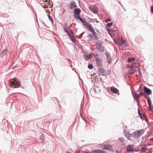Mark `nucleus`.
<instances>
[{
  "label": "nucleus",
  "mask_w": 153,
  "mask_h": 153,
  "mask_svg": "<svg viewBox=\"0 0 153 153\" xmlns=\"http://www.w3.org/2000/svg\"><path fill=\"white\" fill-rule=\"evenodd\" d=\"M80 12L81 10L79 8L74 9V17L75 19H78L79 18Z\"/></svg>",
  "instance_id": "f257e3e1"
},
{
  "label": "nucleus",
  "mask_w": 153,
  "mask_h": 153,
  "mask_svg": "<svg viewBox=\"0 0 153 153\" xmlns=\"http://www.w3.org/2000/svg\"><path fill=\"white\" fill-rule=\"evenodd\" d=\"M144 132V130L141 129L135 131L134 133V136L135 138H137L142 135Z\"/></svg>",
  "instance_id": "f03ea898"
},
{
  "label": "nucleus",
  "mask_w": 153,
  "mask_h": 153,
  "mask_svg": "<svg viewBox=\"0 0 153 153\" xmlns=\"http://www.w3.org/2000/svg\"><path fill=\"white\" fill-rule=\"evenodd\" d=\"M97 49L100 52H102L104 51V48L102 45V43L97 42L96 44Z\"/></svg>",
  "instance_id": "7ed1b4c3"
},
{
  "label": "nucleus",
  "mask_w": 153,
  "mask_h": 153,
  "mask_svg": "<svg viewBox=\"0 0 153 153\" xmlns=\"http://www.w3.org/2000/svg\"><path fill=\"white\" fill-rule=\"evenodd\" d=\"M83 25L86 28H88L91 32L94 30V28L90 23H83Z\"/></svg>",
  "instance_id": "20e7f679"
},
{
  "label": "nucleus",
  "mask_w": 153,
  "mask_h": 153,
  "mask_svg": "<svg viewBox=\"0 0 153 153\" xmlns=\"http://www.w3.org/2000/svg\"><path fill=\"white\" fill-rule=\"evenodd\" d=\"M11 85L13 86L14 88H17L19 87V83L15 80L14 81H10Z\"/></svg>",
  "instance_id": "39448f33"
},
{
  "label": "nucleus",
  "mask_w": 153,
  "mask_h": 153,
  "mask_svg": "<svg viewBox=\"0 0 153 153\" xmlns=\"http://www.w3.org/2000/svg\"><path fill=\"white\" fill-rule=\"evenodd\" d=\"M114 42L119 45H122L124 44L125 41L122 38L118 39L114 41Z\"/></svg>",
  "instance_id": "423d86ee"
},
{
  "label": "nucleus",
  "mask_w": 153,
  "mask_h": 153,
  "mask_svg": "<svg viewBox=\"0 0 153 153\" xmlns=\"http://www.w3.org/2000/svg\"><path fill=\"white\" fill-rule=\"evenodd\" d=\"M103 149L108 150L110 151L114 152V149H113L112 146L109 144H106L104 146V148H103Z\"/></svg>",
  "instance_id": "0eeeda50"
},
{
  "label": "nucleus",
  "mask_w": 153,
  "mask_h": 153,
  "mask_svg": "<svg viewBox=\"0 0 153 153\" xmlns=\"http://www.w3.org/2000/svg\"><path fill=\"white\" fill-rule=\"evenodd\" d=\"M89 10L94 13H97L98 11V8L96 6H91L89 7Z\"/></svg>",
  "instance_id": "6e6552de"
},
{
  "label": "nucleus",
  "mask_w": 153,
  "mask_h": 153,
  "mask_svg": "<svg viewBox=\"0 0 153 153\" xmlns=\"http://www.w3.org/2000/svg\"><path fill=\"white\" fill-rule=\"evenodd\" d=\"M7 49H5L3 50L2 53L0 55V56L1 58H6L7 57Z\"/></svg>",
  "instance_id": "1a4fd4ad"
},
{
  "label": "nucleus",
  "mask_w": 153,
  "mask_h": 153,
  "mask_svg": "<svg viewBox=\"0 0 153 153\" xmlns=\"http://www.w3.org/2000/svg\"><path fill=\"white\" fill-rule=\"evenodd\" d=\"M138 69V67L137 66H132L131 68V70L130 71V73L131 74H133Z\"/></svg>",
  "instance_id": "9d476101"
},
{
  "label": "nucleus",
  "mask_w": 153,
  "mask_h": 153,
  "mask_svg": "<svg viewBox=\"0 0 153 153\" xmlns=\"http://www.w3.org/2000/svg\"><path fill=\"white\" fill-rule=\"evenodd\" d=\"M133 96L135 98L136 100L139 102L140 100L139 98L140 97V95H138L136 92H134L133 93Z\"/></svg>",
  "instance_id": "9b49d317"
},
{
  "label": "nucleus",
  "mask_w": 153,
  "mask_h": 153,
  "mask_svg": "<svg viewBox=\"0 0 153 153\" xmlns=\"http://www.w3.org/2000/svg\"><path fill=\"white\" fill-rule=\"evenodd\" d=\"M96 62L98 67H101L102 65V62L100 59H97Z\"/></svg>",
  "instance_id": "f8f14e48"
},
{
  "label": "nucleus",
  "mask_w": 153,
  "mask_h": 153,
  "mask_svg": "<svg viewBox=\"0 0 153 153\" xmlns=\"http://www.w3.org/2000/svg\"><path fill=\"white\" fill-rule=\"evenodd\" d=\"M126 149L128 152H133V146L131 145H128L126 147Z\"/></svg>",
  "instance_id": "ddd939ff"
},
{
  "label": "nucleus",
  "mask_w": 153,
  "mask_h": 153,
  "mask_svg": "<svg viewBox=\"0 0 153 153\" xmlns=\"http://www.w3.org/2000/svg\"><path fill=\"white\" fill-rule=\"evenodd\" d=\"M144 90L145 93L148 95H150L152 94V91L149 88L146 87H144Z\"/></svg>",
  "instance_id": "4468645a"
},
{
  "label": "nucleus",
  "mask_w": 153,
  "mask_h": 153,
  "mask_svg": "<svg viewBox=\"0 0 153 153\" xmlns=\"http://www.w3.org/2000/svg\"><path fill=\"white\" fill-rule=\"evenodd\" d=\"M111 91L116 94L118 93V92H119L118 90L116 88H115L113 86L111 88Z\"/></svg>",
  "instance_id": "2eb2a0df"
},
{
  "label": "nucleus",
  "mask_w": 153,
  "mask_h": 153,
  "mask_svg": "<svg viewBox=\"0 0 153 153\" xmlns=\"http://www.w3.org/2000/svg\"><path fill=\"white\" fill-rule=\"evenodd\" d=\"M124 132L126 137L127 138H129V137H131L130 134L126 130H125L124 131Z\"/></svg>",
  "instance_id": "dca6fc26"
},
{
  "label": "nucleus",
  "mask_w": 153,
  "mask_h": 153,
  "mask_svg": "<svg viewBox=\"0 0 153 153\" xmlns=\"http://www.w3.org/2000/svg\"><path fill=\"white\" fill-rule=\"evenodd\" d=\"M69 31L68 33V35L70 38H73L74 36V34L72 31L69 28Z\"/></svg>",
  "instance_id": "f3484780"
},
{
  "label": "nucleus",
  "mask_w": 153,
  "mask_h": 153,
  "mask_svg": "<svg viewBox=\"0 0 153 153\" xmlns=\"http://www.w3.org/2000/svg\"><path fill=\"white\" fill-rule=\"evenodd\" d=\"M94 152L95 153H106V152L100 149L95 150Z\"/></svg>",
  "instance_id": "a211bd4d"
},
{
  "label": "nucleus",
  "mask_w": 153,
  "mask_h": 153,
  "mask_svg": "<svg viewBox=\"0 0 153 153\" xmlns=\"http://www.w3.org/2000/svg\"><path fill=\"white\" fill-rule=\"evenodd\" d=\"M76 7V3L74 2H71L70 4V7L71 8H75Z\"/></svg>",
  "instance_id": "6ab92c4d"
},
{
  "label": "nucleus",
  "mask_w": 153,
  "mask_h": 153,
  "mask_svg": "<svg viewBox=\"0 0 153 153\" xmlns=\"http://www.w3.org/2000/svg\"><path fill=\"white\" fill-rule=\"evenodd\" d=\"M140 118L142 120H145L146 122L148 121V120L146 118L145 115L143 114L142 116H141Z\"/></svg>",
  "instance_id": "aec40b11"
},
{
  "label": "nucleus",
  "mask_w": 153,
  "mask_h": 153,
  "mask_svg": "<svg viewBox=\"0 0 153 153\" xmlns=\"http://www.w3.org/2000/svg\"><path fill=\"white\" fill-rule=\"evenodd\" d=\"M92 57V55L91 54H90L89 55H87L85 57V59L86 60H88L90 58Z\"/></svg>",
  "instance_id": "412c9836"
},
{
  "label": "nucleus",
  "mask_w": 153,
  "mask_h": 153,
  "mask_svg": "<svg viewBox=\"0 0 153 153\" xmlns=\"http://www.w3.org/2000/svg\"><path fill=\"white\" fill-rule=\"evenodd\" d=\"M135 60V58L134 57L129 58L128 59V62H131L133 61H134Z\"/></svg>",
  "instance_id": "4be33fe9"
},
{
  "label": "nucleus",
  "mask_w": 153,
  "mask_h": 153,
  "mask_svg": "<svg viewBox=\"0 0 153 153\" xmlns=\"http://www.w3.org/2000/svg\"><path fill=\"white\" fill-rule=\"evenodd\" d=\"M147 148L146 145H143L142 146V150L143 152H144L147 150Z\"/></svg>",
  "instance_id": "5701e85b"
},
{
  "label": "nucleus",
  "mask_w": 153,
  "mask_h": 153,
  "mask_svg": "<svg viewBox=\"0 0 153 153\" xmlns=\"http://www.w3.org/2000/svg\"><path fill=\"white\" fill-rule=\"evenodd\" d=\"M78 19H80V21L82 22L83 23V24L84 23H87L86 22V21H85V19H82L80 17H79V18Z\"/></svg>",
  "instance_id": "b1692460"
},
{
  "label": "nucleus",
  "mask_w": 153,
  "mask_h": 153,
  "mask_svg": "<svg viewBox=\"0 0 153 153\" xmlns=\"http://www.w3.org/2000/svg\"><path fill=\"white\" fill-rule=\"evenodd\" d=\"M107 59L109 60V61H108V62L109 63H110L111 62V59H110V56L108 55H107Z\"/></svg>",
  "instance_id": "393cba45"
},
{
  "label": "nucleus",
  "mask_w": 153,
  "mask_h": 153,
  "mask_svg": "<svg viewBox=\"0 0 153 153\" xmlns=\"http://www.w3.org/2000/svg\"><path fill=\"white\" fill-rule=\"evenodd\" d=\"M88 68L90 69H92L93 68V65L91 64H90L88 65Z\"/></svg>",
  "instance_id": "a878e982"
},
{
  "label": "nucleus",
  "mask_w": 153,
  "mask_h": 153,
  "mask_svg": "<svg viewBox=\"0 0 153 153\" xmlns=\"http://www.w3.org/2000/svg\"><path fill=\"white\" fill-rule=\"evenodd\" d=\"M48 18L49 20L52 22H53V19L50 16V15H48Z\"/></svg>",
  "instance_id": "bb28decb"
},
{
  "label": "nucleus",
  "mask_w": 153,
  "mask_h": 153,
  "mask_svg": "<svg viewBox=\"0 0 153 153\" xmlns=\"http://www.w3.org/2000/svg\"><path fill=\"white\" fill-rule=\"evenodd\" d=\"M99 56L98 54H97V55H94V57L96 59V60H97V59H100L99 58Z\"/></svg>",
  "instance_id": "cd10ccee"
},
{
  "label": "nucleus",
  "mask_w": 153,
  "mask_h": 153,
  "mask_svg": "<svg viewBox=\"0 0 153 153\" xmlns=\"http://www.w3.org/2000/svg\"><path fill=\"white\" fill-rule=\"evenodd\" d=\"M64 31L65 32H66L67 33H68V32H69V29H68V30H67V29H66V28H64Z\"/></svg>",
  "instance_id": "c85d7f7f"
},
{
  "label": "nucleus",
  "mask_w": 153,
  "mask_h": 153,
  "mask_svg": "<svg viewBox=\"0 0 153 153\" xmlns=\"http://www.w3.org/2000/svg\"><path fill=\"white\" fill-rule=\"evenodd\" d=\"M92 32V33H93V34L96 37V36H97V33H96V32H95V31H94V30H93Z\"/></svg>",
  "instance_id": "c756f323"
},
{
  "label": "nucleus",
  "mask_w": 153,
  "mask_h": 153,
  "mask_svg": "<svg viewBox=\"0 0 153 153\" xmlns=\"http://www.w3.org/2000/svg\"><path fill=\"white\" fill-rule=\"evenodd\" d=\"M113 24L112 22H111V23H108L107 24V25L109 27H111L112 25Z\"/></svg>",
  "instance_id": "7c9ffc66"
},
{
  "label": "nucleus",
  "mask_w": 153,
  "mask_h": 153,
  "mask_svg": "<svg viewBox=\"0 0 153 153\" xmlns=\"http://www.w3.org/2000/svg\"><path fill=\"white\" fill-rule=\"evenodd\" d=\"M138 114H139V116H140V117H141V116H142L143 115V114L141 113L140 112L139 110H138Z\"/></svg>",
  "instance_id": "2f4dec72"
},
{
  "label": "nucleus",
  "mask_w": 153,
  "mask_h": 153,
  "mask_svg": "<svg viewBox=\"0 0 153 153\" xmlns=\"http://www.w3.org/2000/svg\"><path fill=\"white\" fill-rule=\"evenodd\" d=\"M99 72L100 73H102L103 72V70L102 68H100L99 70Z\"/></svg>",
  "instance_id": "473e14b6"
},
{
  "label": "nucleus",
  "mask_w": 153,
  "mask_h": 153,
  "mask_svg": "<svg viewBox=\"0 0 153 153\" xmlns=\"http://www.w3.org/2000/svg\"><path fill=\"white\" fill-rule=\"evenodd\" d=\"M147 101L149 104H151V101L150 100V99L149 98L147 99Z\"/></svg>",
  "instance_id": "72a5a7b5"
},
{
  "label": "nucleus",
  "mask_w": 153,
  "mask_h": 153,
  "mask_svg": "<svg viewBox=\"0 0 153 153\" xmlns=\"http://www.w3.org/2000/svg\"><path fill=\"white\" fill-rule=\"evenodd\" d=\"M40 138L42 140H44V137L43 136L41 135L40 136Z\"/></svg>",
  "instance_id": "f704fd0d"
},
{
  "label": "nucleus",
  "mask_w": 153,
  "mask_h": 153,
  "mask_svg": "<svg viewBox=\"0 0 153 153\" xmlns=\"http://www.w3.org/2000/svg\"><path fill=\"white\" fill-rule=\"evenodd\" d=\"M152 149L151 148H150L149 149V153H152Z\"/></svg>",
  "instance_id": "c9c22d12"
},
{
  "label": "nucleus",
  "mask_w": 153,
  "mask_h": 153,
  "mask_svg": "<svg viewBox=\"0 0 153 153\" xmlns=\"http://www.w3.org/2000/svg\"><path fill=\"white\" fill-rule=\"evenodd\" d=\"M151 11L153 13V6H152L151 7Z\"/></svg>",
  "instance_id": "e433bc0d"
},
{
  "label": "nucleus",
  "mask_w": 153,
  "mask_h": 153,
  "mask_svg": "<svg viewBox=\"0 0 153 153\" xmlns=\"http://www.w3.org/2000/svg\"><path fill=\"white\" fill-rule=\"evenodd\" d=\"M119 140H120L121 142H123V139L122 138H119Z\"/></svg>",
  "instance_id": "4c0bfd02"
},
{
  "label": "nucleus",
  "mask_w": 153,
  "mask_h": 153,
  "mask_svg": "<svg viewBox=\"0 0 153 153\" xmlns=\"http://www.w3.org/2000/svg\"><path fill=\"white\" fill-rule=\"evenodd\" d=\"M149 107L150 108L149 109L150 110L152 108L151 104H149Z\"/></svg>",
  "instance_id": "58836bf2"
},
{
  "label": "nucleus",
  "mask_w": 153,
  "mask_h": 153,
  "mask_svg": "<svg viewBox=\"0 0 153 153\" xmlns=\"http://www.w3.org/2000/svg\"><path fill=\"white\" fill-rule=\"evenodd\" d=\"M143 94V93L142 92V91H141L140 93V94H139L141 96Z\"/></svg>",
  "instance_id": "ea45409f"
},
{
  "label": "nucleus",
  "mask_w": 153,
  "mask_h": 153,
  "mask_svg": "<svg viewBox=\"0 0 153 153\" xmlns=\"http://www.w3.org/2000/svg\"><path fill=\"white\" fill-rule=\"evenodd\" d=\"M111 21V19H107L106 21L105 22H108V21Z\"/></svg>",
  "instance_id": "a19ab883"
},
{
  "label": "nucleus",
  "mask_w": 153,
  "mask_h": 153,
  "mask_svg": "<svg viewBox=\"0 0 153 153\" xmlns=\"http://www.w3.org/2000/svg\"><path fill=\"white\" fill-rule=\"evenodd\" d=\"M71 40L72 41V42H74V39L72 38H70Z\"/></svg>",
  "instance_id": "79ce46f5"
},
{
  "label": "nucleus",
  "mask_w": 153,
  "mask_h": 153,
  "mask_svg": "<svg viewBox=\"0 0 153 153\" xmlns=\"http://www.w3.org/2000/svg\"><path fill=\"white\" fill-rule=\"evenodd\" d=\"M140 74V72L139 71Z\"/></svg>",
  "instance_id": "37998d69"
},
{
  "label": "nucleus",
  "mask_w": 153,
  "mask_h": 153,
  "mask_svg": "<svg viewBox=\"0 0 153 153\" xmlns=\"http://www.w3.org/2000/svg\"><path fill=\"white\" fill-rule=\"evenodd\" d=\"M68 153H70V152H68Z\"/></svg>",
  "instance_id": "c03bdc74"
}]
</instances>
